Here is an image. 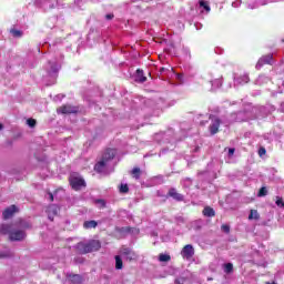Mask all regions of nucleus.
I'll return each instance as SVG.
<instances>
[{"label":"nucleus","instance_id":"obj_19","mask_svg":"<svg viewBox=\"0 0 284 284\" xmlns=\"http://www.w3.org/2000/svg\"><path fill=\"white\" fill-rule=\"evenodd\" d=\"M261 219V214H258L257 210H251L248 215V221H258Z\"/></svg>","mask_w":284,"mask_h":284},{"label":"nucleus","instance_id":"obj_38","mask_svg":"<svg viewBox=\"0 0 284 284\" xmlns=\"http://www.w3.org/2000/svg\"><path fill=\"white\" fill-rule=\"evenodd\" d=\"M3 130V124L0 123V131Z\"/></svg>","mask_w":284,"mask_h":284},{"label":"nucleus","instance_id":"obj_37","mask_svg":"<svg viewBox=\"0 0 284 284\" xmlns=\"http://www.w3.org/2000/svg\"><path fill=\"white\" fill-rule=\"evenodd\" d=\"M50 201H54V195L52 193H49Z\"/></svg>","mask_w":284,"mask_h":284},{"label":"nucleus","instance_id":"obj_22","mask_svg":"<svg viewBox=\"0 0 284 284\" xmlns=\"http://www.w3.org/2000/svg\"><path fill=\"white\" fill-rule=\"evenodd\" d=\"M224 272H225V274H232L234 272V264L226 263L224 265Z\"/></svg>","mask_w":284,"mask_h":284},{"label":"nucleus","instance_id":"obj_13","mask_svg":"<svg viewBox=\"0 0 284 284\" xmlns=\"http://www.w3.org/2000/svg\"><path fill=\"white\" fill-rule=\"evenodd\" d=\"M14 227H17V230H30V227H32V225L23 220H19L16 223H13Z\"/></svg>","mask_w":284,"mask_h":284},{"label":"nucleus","instance_id":"obj_34","mask_svg":"<svg viewBox=\"0 0 284 284\" xmlns=\"http://www.w3.org/2000/svg\"><path fill=\"white\" fill-rule=\"evenodd\" d=\"M234 152H236V149L234 148L229 149V156H234Z\"/></svg>","mask_w":284,"mask_h":284},{"label":"nucleus","instance_id":"obj_3","mask_svg":"<svg viewBox=\"0 0 284 284\" xmlns=\"http://www.w3.org/2000/svg\"><path fill=\"white\" fill-rule=\"evenodd\" d=\"M69 183L72 187V190H74L75 192H79V190H81L82 187H85V180L79 175V173H72L69 176Z\"/></svg>","mask_w":284,"mask_h":284},{"label":"nucleus","instance_id":"obj_27","mask_svg":"<svg viewBox=\"0 0 284 284\" xmlns=\"http://www.w3.org/2000/svg\"><path fill=\"white\" fill-rule=\"evenodd\" d=\"M11 34L16 38H20V37H23V32H21L20 30H17V29H12L11 30Z\"/></svg>","mask_w":284,"mask_h":284},{"label":"nucleus","instance_id":"obj_9","mask_svg":"<svg viewBox=\"0 0 284 284\" xmlns=\"http://www.w3.org/2000/svg\"><path fill=\"white\" fill-rule=\"evenodd\" d=\"M17 212H19V209L17 207V205L13 204V205L7 207L2 212V216H3L4 221H8V219H12V216H14V214H17Z\"/></svg>","mask_w":284,"mask_h":284},{"label":"nucleus","instance_id":"obj_12","mask_svg":"<svg viewBox=\"0 0 284 284\" xmlns=\"http://www.w3.org/2000/svg\"><path fill=\"white\" fill-rule=\"evenodd\" d=\"M47 214H48V219L49 221H54V216H57V214H59V206L52 204L47 209Z\"/></svg>","mask_w":284,"mask_h":284},{"label":"nucleus","instance_id":"obj_35","mask_svg":"<svg viewBox=\"0 0 284 284\" xmlns=\"http://www.w3.org/2000/svg\"><path fill=\"white\" fill-rule=\"evenodd\" d=\"M122 232H128V233H130V232H132V227L126 226V227L122 229Z\"/></svg>","mask_w":284,"mask_h":284},{"label":"nucleus","instance_id":"obj_39","mask_svg":"<svg viewBox=\"0 0 284 284\" xmlns=\"http://www.w3.org/2000/svg\"><path fill=\"white\" fill-rule=\"evenodd\" d=\"M163 70H164V69L162 68L161 71L163 72Z\"/></svg>","mask_w":284,"mask_h":284},{"label":"nucleus","instance_id":"obj_24","mask_svg":"<svg viewBox=\"0 0 284 284\" xmlns=\"http://www.w3.org/2000/svg\"><path fill=\"white\" fill-rule=\"evenodd\" d=\"M172 257L170 256V255H168V254H160L159 255V261L161 262V263H168V261H170Z\"/></svg>","mask_w":284,"mask_h":284},{"label":"nucleus","instance_id":"obj_15","mask_svg":"<svg viewBox=\"0 0 284 284\" xmlns=\"http://www.w3.org/2000/svg\"><path fill=\"white\" fill-rule=\"evenodd\" d=\"M69 281H71L72 284H81L83 283V277L79 274H70Z\"/></svg>","mask_w":284,"mask_h":284},{"label":"nucleus","instance_id":"obj_26","mask_svg":"<svg viewBox=\"0 0 284 284\" xmlns=\"http://www.w3.org/2000/svg\"><path fill=\"white\" fill-rule=\"evenodd\" d=\"M199 4L201 8H204L206 12H210L211 8L207 6V2H205L204 0H200Z\"/></svg>","mask_w":284,"mask_h":284},{"label":"nucleus","instance_id":"obj_33","mask_svg":"<svg viewBox=\"0 0 284 284\" xmlns=\"http://www.w3.org/2000/svg\"><path fill=\"white\" fill-rule=\"evenodd\" d=\"M105 19H106V21H112V19H114V13H108L105 16Z\"/></svg>","mask_w":284,"mask_h":284},{"label":"nucleus","instance_id":"obj_32","mask_svg":"<svg viewBox=\"0 0 284 284\" xmlns=\"http://www.w3.org/2000/svg\"><path fill=\"white\" fill-rule=\"evenodd\" d=\"M265 154H267V150H265V148H260L258 150V156H265Z\"/></svg>","mask_w":284,"mask_h":284},{"label":"nucleus","instance_id":"obj_30","mask_svg":"<svg viewBox=\"0 0 284 284\" xmlns=\"http://www.w3.org/2000/svg\"><path fill=\"white\" fill-rule=\"evenodd\" d=\"M276 205L277 207H284V201H283V197H276Z\"/></svg>","mask_w":284,"mask_h":284},{"label":"nucleus","instance_id":"obj_20","mask_svg":"<svg viewBox=\"0 0 284 284\" xmlns=\"http://www.w3.org/2000/svg\"><path fill=\"white\" fill-rule=\"evenodd\" d=\"M131 174L133 179H136V181H139V179H141V169L139 166L133 168Z\"/></svg>","mask_w":284,"mask_h":284},{"label":"nucleus","instance_id":"obj_10","mask_svg":"<svg viewBox=\"0 0 284 284\" xmlns=\"http://www.w3.org/2000/svg\"><path fill=\"white\" fill-rule=\"evenodd\" d=\"M116 156V151L114 149H106L102 155V161L108 163V161H112Z\"/></svg>","mask_w":284,"mask_h":284},{"label":"nucleus","instance_id":"obj_25","mask_svg":"<svg viewBox=\"0 0 284 284\" xmlns=\"http://www.w3.org/2000/svg\"><path fill=\"white\" fill-rule=\"evenodd\" d=\"M27 124L29 125V128H37V120L29 118L27 120Z\"/></svg>","mask_w":284,"mask_h":284},{"label":"nucleus","instance_id":"obj_28","mask_svg":"<svg viewBox=\"0 0 284 284\" xmlns=\"http://www.w3.org/2000/svg\"><path fill=\"white\" fill-rule=\"evenodd\" d=\"M257 196H267V187L262 186L257 193Z\"/></svg>","mask_w":284,"mask_h":284},{"label":"nucleus","instance_id":"obj_36","mask_svg":"<svg viewBox=\"0 0 284 284\" xmlns=\"http://www.w3.org/2000/svg\"><path fill=\"white\" fill-rule=\"evenodd\" d=\"M184 282H185L184 278L175 280V284H182V283H184Z\"/></svg>","mask_w":284,"mask_h":284},{"label":"nucleus","instance_id":"obj_21","mask_svg":"<svg viewBox=\"0 0 284 284\" xmlns=\"http://www.w3.org/2000/svg\"><path fill=\"white\" fill-rule=\"evenodd\" d=\"M115 270H123V258L120 255H115Z\"/></svg>","mask_w":284,"mask_h":284},{"label":"nucleus","instance_id":"obj_8","mask_svg":"<svg viewBox=\"0 0 284 284\" xmlns=\"http://www.w3.org/2000/svg\"><path fill=\"white\" fill-rule=\"evenodd\" d=\"M181 256L186 258V261H190V258L194 256V246H192V244H186L181 251Z\"/></svg>","mask_w":284,"mask_h":284},{"label":"nucleus","instance_id":"obj_16","mask_svg":"<svg viewBox=\"0 0 284 284\" xmlns=\"http://www.w3.org/2000/svg\"><path fill=\"white\" fill-rule=\"evenodd\" d=\"M106 164H108V162H104V160L99 161L94 165V172H98V174H101V172H103V170H105Z\"/></svg>","mask_w":284,"mask_h":284},{"label":"nucleus","instance_id":"obj_31","mask_svg":"<svg viewBox=\"0 0 284 284\" xmlns=\"http://www.w3.org/2000/svg\"><path fill=\"white\" fill-rule=\"evenodd\" d=\"M221 230H222V232H225V234H230V225L223 224V225L221 226Z\"/></svg>","mask_w":284,"mask_h":284},{"label":"nucleus","instance_id":"obj_2","mask_svg":"<svg viewBox=\"0 0 284 284\" xmlns=\"http://www.w3.org/2000/svg\"><path fill=\"white\" fill-rule=\"evenodd\" d=\"M78 254H91L101 250V241L90 240L89 242H79L75 245Z\"/></svg>","mask_w":284,"mask_h":284},{"label":"nucleus","instance_id":"obj_29","mask_svg":"<svg viewBox=\"0 0 284 284\" xmlns=\"http://www.w3.org/2000/svg\"><path fill=\"white\" fill-rule=\"evenodd\" d=\"M95 203H97L98 205H100V209H101V210L105 209V205H106L105 200H103V199H98V200H95Z\"/></svg>","mask_w":284,"mask_h":284},{"label":"nucleus","instance_id":"obj_17","mask_svg":"<svg viewBox=\"0 0 284 284\" xmlns=\"http://www.w3.org/2000/svg\"><path fill=\"white\" fill-rule=\"evenodd\" d=\"M202 214L209 217L216 216V212L214 211V209H212V206H205L202 211Z\"/></svg>","mask_w":284,"mask_h":284},{"label":"nucleus","instance_id":"obj_4","mask_svg":"<svg viewBox=\"0 0 284 284\" xmlns=\"http://www.w3.org/2000/svg\"><path fill=\"white\" fill-rule=\"evenodd\" d=\"M273 63H274V55L272 53H268L266 55H262L258 59L255 68L256 70H261L263 65H272Z\"/></svg>","mask_w":284,"mask_h":284},{"label":"nucleus","instance_id":"obj_5","mask_svg":"<svg viewBox=\"0 0 284 284\" xmlns=\"http://www.w3.org/2000/svg\"><path fill=\"white\" fill-rule=\"evenodd\" d=\"M58 114H77L79 108L72 106L70 104H63L57 109Z\"/></svg>","mask_w":284,"mask_h":284},{"label":"nucleus","instance_id":"obj_7","mask_svg":"<svg viewBox=\"0 0 284 284\" xmlns=\"http://www.w3.org/2000/svg\"><path fill=\"white\" fill-rule=\"evenodd\" d=\"M210 119H212V123L210 124L209 130L212 136H214V134H219V129L221 128V119L212 115H210Z\"/></svg>","mask_w":284,"mask_h":284},{"label":"nucleus","instance_id":"obj_1","mask_svg":"<svg viewBox=\"0 0 284 284\" xmlns=\"http://www.w3.org/2000/svg\"><path fill=\"white\" fill-rule=\"evenodd\" d=\"M0 234H9L11 241H23L26 239V231L17 229L14 224L0 225Z\"/></svg>","mask_w":284,"mask_h":284},{"label":"nucleus","instance_id":"obj_6","mask_svg":"<svg viewBox=\"0 0 284 284\" xmlns=\"http://www.w3.org/2000/svg\"><path fill=\"white\" fill-rule=\"evenodd\" d=\"M121 254L130 263H132V261H136L139 258V255L136 254V252L132 251V248H130V247H123L121 250Z\"/></svg>","mask_w":284,"mask_h":284},{"label":"nucleus","instance_id":"obj_11","mask_svg":"<svg viewBox=\"0 0 284 284\" xmlns=\"http://www.w3.org/2000/svg\"><path fill=\"white\" fill-rule=\"evenodd\" d=\"M168 197L170 199H174V201H183L184 196L181 193H178L174 187H171L166 194Z\"/></svg>","mask_w":284,"mask_h":284},{"label":"nucleus","instance_id":"obj_23","mask_svg":"<svg viewBox=\"0 0 284 284\" xmlns=\"http://www.w3.org/2000/svg\"><path fill=\"white\" fill-rule=\"evenodd\" d=\"M119 192L120 194H128V192H130V186H128V184H121L119 187Z\"/></svg>","mask_w":284,"mask_h":284},{"label":"nucleus","instance_id":"obj_18","mask_svg":"<svg viewBox=\"0 0 284 284\" xmlns=\"http://www.w3.org/2000/svg\"><path fill=\"white\" fill-rule=\"evenodd\" d=\"M98 225H99V223L94 220L85 221L83 223L84 230H92V229L97 227Z\"/></svg>","mask_w":284,"mask_h":284},{"label":"nucleus","instance_id":"obj_14","mask_svg":"<svg viewBox=\"0 0 284 284\" xmlns=\"http://www.w3.org/2000/svg\"><path fill=\"white\" fill-rule=\"evenodd\" d=\"M148 78L143 74V70L138 69L135 72V83H145Z\"/></svg>","mask_w":284,"mask_h":284}]
</instances>
